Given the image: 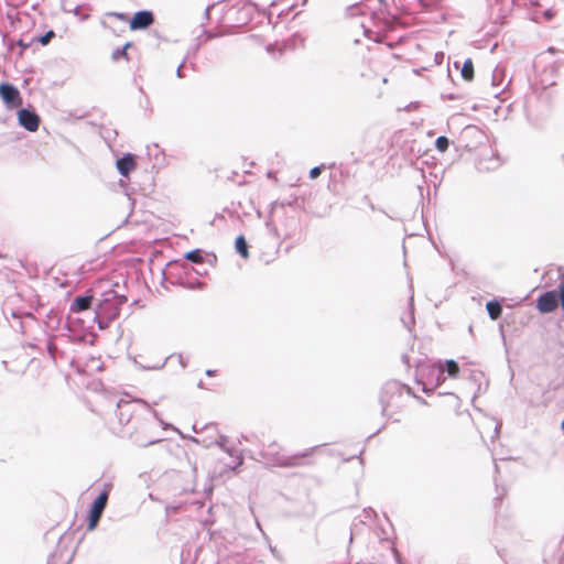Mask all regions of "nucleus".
Here are the masks:
<instances>
[{
    "label": "nucleus",
    "instance_id": "6",
    "mask_svg": "<svg viewBox=\"0 0 564 564\" xmlns=\"http://www.w3.org/2000/svg\"><path fill=\"white\" fill-rule=\"evenodd\" d=\"M154 23V15L151 11H139L129 21L131 31L144 30Z\"/></svg>",
    "mask_w": 564,
    "mask_h": 564
},
{
    "label": "nucleus",
    "instance_id": "13",
    "mask_svg": "<svg viewBox=\"0 0 564 564\" xmlns=\"http://www.w3.org/2000/svg\"><path fill=\"white\" fill-rule=\"evenodd\" d=\"M236 250L243 257V258H248L249 257V251H248V243L245 239L243 236H239L237 239H236Z\"/></svg>",
    "mask_w": 564,
    "mask_h": 564
},
{
    "label": "nucleus",
    "instance_id": "21",
    "mask_svg": "<svg viewBox=\"0 0 564 564\" xmlns=\"http://www.w3.org/2000/svg\"><path fill=\"white\" fill-rule=\"evenodd\" d=\"M19 45L22 46L23 48H26L30 46V44H25L22 40L19 41Z\"/></svg>",
    "mask_w": 564,
    "mask_h": 564
},
{
    "label": "nucleus",
    "instance_id": "15",
    "mask_svg": "<svg viewBox=\"0 0 564 564\" xmlns=\"http://www.w3.org/2000/svg\"><path fill=\"white\" fill-rule=\"evenodd\" d=\"M185 259L194 263H203L204 258L199 250H192L185 254Z\"/></svg>",
    "mask_w": 564,
    "mask_h": 564
},
{
    "label": "nucleus",
    "instance_id": "9",
    "mask_svg": "<svg viewBox=\"0 0 564 564\" xmlns=\"http://www.w3.org/2000/svg\"><path fill=\"white\" fill-rule=\"evenodd\" d=\"M117 169L121 175L128 176L135 169L134 155L128 153L117 161Z\"/></svg>",
    "mask_w": 564,
    "mask_h": 564
},
{
    "label": "nucleus",
    "instance_id": "16",
    "mask_svg": "<svg viewBox=\"0 0 564 564\" xmlns=\"http://www.w3.org/2000/svg\"><path fill=\"white\" fill-rule=\"evenodd\" d=\"M435 145H436V149L440 151V152H445L447 151L448 149V145H449V141L446 137L444 135H441L436 139L435 141Z\"/></svg>",
    "mask_w": 564,
    "mask_h": 564
},
{
    "label": "nucleus",
    "instance_id": "12",
    "mask_svg": "<svg viewBox=\"0 0 564 564\" xmlns=\"http://www.w3.org/2000/svg\"><path fill=\"white\" fill-rule=\"evenodd\" d=\"M474 63L470 58H467L462 66V77L466 82H471L474 79Z\"/></svg>",
    "mask_w": 564,
    "mask_h": 564
},
{
    "label": "nucleus",
    "instance_id": "1",
    "mask_svg": "<svg viewBox=\"0 0 564 564\" xmlns=\"http://www.w3.org/2000/svg\"><path fill=\"white\" fill-rule=\"evenodd\" d=\"M427 376L433 377L435 375V380L432 381L435 387L441 386L445 381V377L443 376L444 371L447 372L448 377L455 379L459 375V366L453 360H446L444 364L438 361L427 367Z\"/></svg>",
    "mask_w": 564,
    "mask_h": 564
},
{
    "label": "nucleus",
    "instance_id": "18",
    "mask_svg": "<svg viewBox=\"0 0 564 564\" xmlns=\"http://www.w3.org/2000/svg\"><path fill=\"white\" fill-rule=\"evenodd\" d=\"M321 173H322V169H321V167H318V166H315V167H313V169L310 171V177H311V178H313V180H314V178H317V177L321 175Z\"/></svg>",
    "mask_w": 564,
    "mask_h": 564
},
{
    "label": "nucleus",
    "instance_id": "22",
    "mask_svg": "<svg viewBox=\"0 0 564 564\" xmlns=\"http://www.w3.org/2000/svg\"><path fill=\"white\" fill-rule=\"evenodd\" d=\"M545 15L547 17V19H551L552 18V14L546 12Z\"/></svg>",
    "mask_w": 564,
    "mask_h": 564
},
{
    "label": "nucleus",
    "instance_id": "8",
    "mask_svg": "<svg viewBox=\"0 0 564 564\" xmlns=\"http://www.w3.org/2000/svg\"><path fill=\"white\" fill-rule=\"evenodd\" d=\"M310 456V452H304L301 454H295L290 457L284 458H278L276 464L281 467H296L301 466L304 463V459H306Z\"/></svg>",
    "mask_w": 564,
    "mask_h": 564
},
{
    "label": "nucleus",
    "instance_id": "19",
    "mask_svg": "<svg viewBox=\"0 0 564 564\" xmlns=\"http://www.w3.org/2000/svg\"><path fill=\"white\" fill-rule=\"evenodd\" d=\"M558 300H561L562 308L564 310V281L558 286Z\"/></svg>",
    "mask_w": 564,
    "mask_h": 564
},
{
    "label": "nucleus",
    "instance_id": "11",
    "mask_svg": "<svg viewBox=\"0 0 564 564\" xmlns=\"http://www.w3.org/2000/svg\"><path fill=\"white\" fill-rule=\"evenodd\" d=\"M486 308L491 319L496 321L501 316L502 306L498 301H489L486 304Z\"/></svg>",
    "mask_w": 564,
    "mask_h": 564
},
{
    "label": "nucleus",
    "instance_id": "7",
    "mask_svg": "<svg viewBox=\"0 0 564 564\" xmlns=\"http://www.w3.org/2000/svg\"><path fill=\"white\" fill-rule=\"evenodd\" d=\"M140 405L134 402H123L118 404L119 419L121 422L129 424L132 420H138V408Z\"/></svg>",
    "mask_w": 564,
    "mask_h": 564
},
{
    "label": "nucleus",
    "instance_id": "14",
    "mask_svg": "<svg viewBox=\"0 0 564 564\" xmlns=\"http://www.w3.org/2000/svg\"><path fill=\"white\" fill-rule=\"evenodd\" d=\"M131 46V43H126L124 46L121 50H116L112 53L113 61H118L119 58H124L126 61H129L128 56V48Z\"/></svg>",
    "mask_w": 564,
    "mask_h": 564
},
{
    "label": "nucleus",
    "instance_id": "4",
    "mask_svg": "<svg viewBox=\"0 0 564 564\" xmlns=\"http://www.w3.org/2000/svg\"><path fill=\"white\" fill-rule=\"evenodd\" d=\"M18 121L25 130L35 132L40 127L41 119L35 111L20 109L18 111Z\"/></svg>",
    "mask_w": 564,
    "mask_h": 564
},
{
    "label": "nucleus",
    "instance_id": "17",
    "mask_svg": "<svg viewBox=\"0 0 564 564\" xmlns=\"http://www.w3.org/2000/svg\"><path fill=\"white\" fill-rule=\"evenodd\" d=\"M54 36H55V33H54V31L51 30V31L46 32L43 36L37 37L36 41L39 43H41L42 45H46L51 42V40Z\"/></svg>",
    "mask_w": 564,
    "mask_h": 564
},
{
    "label": "nucleus",
    "instance_id": "5",
    "mask_svg": "<svg viewBox=\"0 0 564 564\" xmlns=\"http://www.w3.org/2000/svg\"><path fill=\"white\" fill-rule=\"evenodd\" d=\"M558 305V294L556 291H549L541 294L536 301V307L541 313H551Z\"/></svg>",
    "mask_w": 564,
    "mask_h": 564
},
{
    "label": "nucleus",
    "instance_id": "10",
    "mask_svg": "<svg viewBox=\"0 0 564 564\" xmlns=\"http://www.w3.org/2000/svg\"><path fill=\"white\" fill-rule=\"evenodd\" d=\"M93 299V295L77 296L70 306V311L79 313L90 308Z\"/></svg>",
    "mask_w": 564,
    "mask_h": 564
},
{
    "label": "nucleus",
    "instance_id": "23",
    "mask_svg": "<svg viewBox=\"0 0 564 564\" xmlns=\"http://www.w3.org/2000/svg\"><path fill=\"white\" fill-rule=\"evenodd\" d=\"M207 375H208V376H213V375H214V371L208 370V371H207Z\"/></svg>",
    "mask_w": 564,
    "mask_h": 564
},
{
    "label": "nucleus",
    "instance_id": "3",
    "mask_svg": "<svg viewBox=\"0 0 564 564\" xmlns=\"http://www.w3.org/2000/svg\"><path fill=\"white\" fill-rule=\"evenodd\" d=\"M0 98L8 109L19 108L23 104L19 89L9 83L0 84Z\"/></svg>",
    "mask_w": 564,
    "mask_h": 564
},
{
    "label": "nucleus",
    "instance_id": "2",
    "mask_svg": "<svg viewBox=\"0 0 564 564\" xmlns=\"http://www.w3.org/2000/svg\"><path fill=\"white\" fill-rule=\"evenodd\" d=\"M108 497H109V489L106 488L93 502V506H91V509H90L89 516H88V530H94L97 527V524L101 518V514L107 506Z\"/></svg>",
    "mask_w": 564,
    "mask_h": 564
},
{
    "label": "nucleus",
    "instance_id": "20",
    "mask_svg": "<svg viewBox=\"0 0 564 564\" xmlns=\"http://www.w3.org/2000/svg\"><path fill=\"white\" fill-rule=\"evenodd\" d=\"M109 15L120 20V21H128V15L124 14V13H120V12H112L110 13Z\"/></svg>",
    "mask_w": 564,
    "mask_h": 564
}]
</instances>
